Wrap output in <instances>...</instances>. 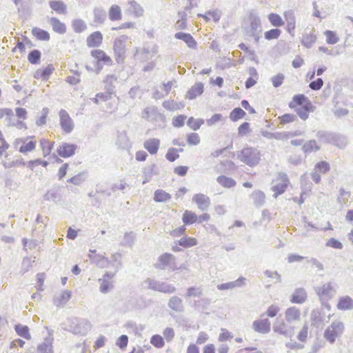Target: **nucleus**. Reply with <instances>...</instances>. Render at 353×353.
<instances>
[{"mask_svg":"<svg viewBox=\"0 0 353 353\" xmlns=\"http://www.w3.org/2000/svg\"><path fill=\"white\" fill-rule=\"evenodd\" d=\"M237 158L249 166L257 165L261 160V154L256 148L248 147L237 153Z\"/></svg>","mask_w":353,"mask_h":353,"instance_id":"nucleus-1","label":"nucleus"},{"mask_svg":"<svg viewBox=\"0 0 353 353\" xmlns=\"http://www.w3.org/2000/svg\"><path fill=\"white\" fill-rule=\"evenodd\" d=\"M345 325L339 320H335L332 322L325 330L323 336L331 344H333L336 339L340 337L344 332Z\"/></svg>","mask_w":353,"mask_h":353,"instance_id":"nucleus-2","label":"nucleus"},{"mask_svg":"<svg viewBox=\"0 0 353 353\" xmlns=\"http://www.w3.org/2000/svg\"><path fill=\"white\" fill-rule=\"evenodd\" d=\"M314 290L322 304L332 299L336 293L335 283L332 282L325 283L321 286H317Z\"/></svg>","mask_w":353,"mask_h":353,"instance_id":"nucleus-3","label":"nucleus"},{"mask_svg":"<svg viewBox=\"0 0 353 353\" xmlns=\"http://www.w3.org/2000/svg\"><path fill=\"white\" fill-rule=\"evenodd\" d=\"M145 283L148 288L161 293L170 294L176 292V288L167 282L148 279Z\"/></svg>","mask_w":353,"mask_h":353,"instance_id":"nucleus-4","label":"nucleus"},{"mask_svg":"<svg viewBox=\"0 0 353 353\" xmlns=\"http://www.w3.org/2000/svg\"><path fill=\"white\" fill-rule=\"evenodd\" d=\"M317 137L320 140L326 143H332L339 148L345 147L347 143V140L345 137L330 132L319 131L317 133Z\"/></svg>","mask_w":353,"mask_h":353,"instance_id":"nucleus-5","label":"nucleus"},{"mask_svg":"<svg viewBox=\"0 0 353 353\" xmlns=\"http://www.w3.org/2000/svg\"><path fill=\"white\" fill-rule=\"evenodd\" d=\"M129 37L127 35H121L117 38L114 42V52L115 60L118 63H123L125 55V43Z\"/></svg>","mask_w":353,"mask_h":353,"instance_id":"nucleus-6","label":"nucleus"},{"mask_svg":"<svg viewBox=\"0 0 353 353\" xmlns=\"http://www.w3.org/2000/svg\"><path fill=\"white\" fill-rule=\"evenodd\" d=\"M175 256L169 253L161 254L156 263V268L161 270H174L177 269Z\"/></svg>","mask_w":353,"mask_h":353,"instance_id":"nucleus-7","label":"nucleus"},{"mask_svg":"<svg viewBox=\"0 0 353 353\" xmlns=\"http://www.w3.org/2000/svg\"><path fill=\"white\" fill-rule=\"evenodd\" d=\"M273 331L286 337H291L294 334V327L283 320L276 319L273 325Z\"/></svg>","mask_w":353,"mask_h":353,"instance_id":"nucleus-8","label":"nucleus"},{"mask_svg":"<svg viewBox=\"0 0 353 353\" xmlns=\"http://www.w3.org/2000/svg\"><path fill=\"white\" fill-rule=\"evenodd\" d=\"M115 272H106L103 276L99 279L100 284L99 291L103 294H107L114 288V277Z\"/></svg>","mask_w":353,"mask_h":353,"instance_id":"nucleus-9","label":"nucleus"},{"mask_svg":"<svg viewBox=\"0 0 353 353\" xmlns=\"http://www.w3.org/2000/svg\"><path fill=\"white\" fill-rule=\"evenodd\" d=\"M272 184L270 189L274 192L273 197L276 199L285 192L290 182L288 178H277L272 181Z\"/></svg>","mask_w":353,"mask_h":353,"instance_id":"nucleus-10","label":"nucleus"},{"mask_svg":"<svg viewBox=\"0 0 353 353\" xmlns=\"http://www.w3.org/2000/svg\"><path fill=\"white\" fill-rule=\"evenodd\" d=\"M88 258L92 263L100 268H108L110 265V260L104 255L97 254L95 250H90Z\"/></svg>","mask_w":353,"mask_h":353,"instance_id":"nucleus-11","label":"nucleus"},{"mask_svg":"<svg viewBox=\"0 0 353 353\" xmlns=\"http://www.w3.org/2000/svg\"><path fill=\"white\" fill-rule=\"evenodd\" d=\"M59 117L61 129L65 133H70L73 130L74 125L69 114L62 109L59 111Z\"/></svg>","mask_w":353,"mask_h":353,"instance_id":"nucleus-12","label":"nucleus"},{"mask_svg":"<svg viewBox=\"0 0 353 353\" xmlns=\"http://www.w3.org/2000/svg\"><path fill=\"white\" fill-rule=\"evenodd\" d=\"M301 310L295 306L287 308L285 311V320L288 324H293L301 320Z\"/></svg>","mask_w":353,"mask_h":353,"instance_id":"nucleus-13","label":"nucleus"},{"mask_svg":"<svg viewBox=\"0 0 353 353\" xmlns=\"http://www.w3.org/2000/svg\"><path fill=\"white\" fill-rule=\"evenodd\" d=\"M253 330L261 334H268L271 330V323L268 319L256 320L252 323Z\"/></svg>","mask_w":353,"mask_h":353,"instance_id":"nucleus-14","label":"nucleus"},{"mask_svg":"<svg viewBox=\"0 0 353 353\" xmlns=\"http://www.w3.org/2000/svg\"><path fill=\"white\" fill-rule=\"evenodd\" d=\"M192 201L197 205L199 209L205 211L210 205V198L203 194H196L192 197Z\"/></svg>","mask_w":353,"mask_h":353,"instance_id":"nucleus-15","label":"nucleus"},{"mask_svg":"<svg viewBox=\"0 0 353 353\" xmlns=\"http://www.w3.org/2000/svg\"><path fill=\"white\" fill-rule=\"evenodd\" d=\"M71 292L63 290L57 294L53 298V303L55 306L63 307L71 298Z\"/></svg>","mask_w":353,"mask_h":353,"instance_id":"nucleus-16","label":"nucleus"},{"mask_svg":"<svg viewBox=\"0 0 353 353\" xmlns=\"http://www.w3.org/2000/svg\"><path fill=\"white\" fill-rule=\"evenodd\" d=\"M307 298L306 290L303 288H296L290 298V302L292 303L303 304Z\"/></svg>","mask_w":353,"mask_h":353,"instance_id":"nucleus-17","label":"nucleus"},{"mask_svg":"<svg viewBox=\"0 0 353 353\" xmlns=\"http://www.w3.org/2000/svg\"><path fill=\"white\" fill-rule=\"evenodd\" d=\"M76 148V145L65 143L59 145L57 151L59 156L63 158H67L74 154Z\"/></svg>","mask_w":353,"mask_h":353,"instance_id":"nucleus-18","label":"nucleus"},{"mask_svg":"<svg viewBox=\"0 0 353 353\" xmlns=\"http://www.w3.org/2000/svg\"><path fill=\"white\" fill-rule=\"evenodd\" d=\"M245 281L246 279L245 277L241 276L234 281L218 285L217 289L219 290H227L236 288H241L245 285Z\"/></svg>","mask_w":353,"mask_h":353,"instance_id":"nucleus-19","label":"nucleus"},{"mask_svg":"<svg viewBox=\"0 0 353 353\" xmlns=\"http://www.w3.org/2000/svg\"><path fill=\"white\" fill-rule=\"evenodd\" d=\"M168 306L176 312H183L184 311L183 300L177 296H172L170 298Z\"/></svg>","mask_w":353,"mask_h":353,"instance_id":"nucleus-20","label":"nucleus"},{"mask_svg":"<svg viewBox=\"0 0 353 353\" xmlns=\"http://www.w3.org/2000/svg\"><path fill=\"white\" fill-rule=\"evenodd\" d=\"M314 109L311 101H308L303 106L295 108V111L302 120L305 121L309 117V113L314 112Z\"/></svg>","mask_w":353,"mask_h":353,"instance_id":"nucleus-21","label":"nucleus"},{"mask_svg":"<svg viewBox=\"0 0 353 353\" xmlns=\"http://www.w3.org/2000/svg\"><path fill=\"white\" fill-rule=\"evenodd\" d=\"M174 37L183 41L190 48L195 49L196 48V41L190 33L179 32L175 34Z\"/></svg>","mask_w":353,"mask_h":353,"instance_id":"nucleus-22","label":"nucleus"},{"mask_svg":"<svg viewBox=\"0 0 353 353\" xmlns=\"http://www.w3.org/2000/svg\"><path fill=\"white\" fill-rule=\"evenodd\" d=\"M53 337L49 334L48 337L44 339V341L37 346V352L39 353H53Z\"/></svg>","mask_w":353,"mask_h":353,"instance_id":"nucleus-23","label":"nucleus"},{"mask_svg":"<svg viewBox=\"0 0 353 353\" xmlns=\"http://www.w3.org/2000/svg\"><path fill=\"white\" fill-rule=\"evenodd\" d=\"M336 307L339 310H352L353 299L350 296H343L339 299Z\"/></svg>","mask_w":353,"mask_h":353,"instance_id":"nucleus-24","label":"nucleus"},{"mask_svg":"<svg viewBox=\"0 0 353 353\" xmlns=\"http://www.w3.org/2000/svg\"><path fill=\"white\" fill-rule=\"evenodd\" d=\"M160 145V140L156 138L147 139L143 143L145 150L152 155L157 153Z\"/></svg>","mask_w":353,"mask_h":353,"instance_id":"nucleus-25","label":"nucleus"},{"mask_svg":"<svg viewBox=\"0 0 353 353\" xmlns=\"http://www.w3.org/2000/svg\"><path fill=\"white\" fill-rule=\"evenodd\" d=\"M102 40V34L99 31H96L88 37L86 42L88 47L96 48L101 44Z\"/></svg>","mask_w":353,"mask_h":353,"instance_id":"nucleus-26","label":"nucleus"},{"mask_svg":"<svg viewBox=\"0 0 353 353\" xmlns=\"http://www.w3.org/2000/svg\"><path fill=\"white\" fill-rule=\"evenodd\" d=\"M91 55L97 59V61L103 63L107 65L112 64V61L109 56H108L101 50H94L91 51Z\"/></svg>","mask_w":353,"mask_h":353,"instance_id":"nucleus-27","label":"nucleus"},{"mask_svg":"<svg viewBox=\"0 0 353 353\" xmlns=\"http://www.w3.org/2000/svg\"><path fill=\"white\" fill-rule=\"evenodd\" d=\"M246 32L248 35H255L254 33L261 32V23L259 17H253L251 18L250 26Z\"/></svg>","mask_w":353,"mask_h":353,"instance_id":"nucleus-28","label":"nucleus"},{"mask_svg":"<svg viewBox=\"0 0 353 353\" xmlns=\"http://www.w3.org/2000/svg\"><path fill=\"white\" fill-rule=\"evenodd\" d=\"M250 197H251L252 200L253 201L254 205L256 208H261L265 204V194L263 192H262L261 190L254 191L251 194Z\"/></svg>","mask_w":353,"mask_h":353,"instance_id":"nucleus-29","label":"nucleus"},{"mask_svg":"<svg viewBox=\"0 0 353 353\" xmlns=\"http://www.w3.org/2000/svg\"><path fill=\"white\" fill-rule=\"evenodd\" d=\"M49 23L51 25L52 30L59 34H63L66 32V26L65 23L60 21L57 17H51L49 19Z\"/></svg>","mask_w":353,"mask_h":353,"instance_id":"nucleus-30","label":"nucleus"},{"mask_svg":"<svg viewBox=\"0 0 353 353\" xmlns=\"http://www.w3.org/2000/svg\"><path fill=\"white\" fill-rule=\"evenodd\" d=\"M117 144L121 149H129L131 147V142L125 131L118 133Z\"/></svg>","mask_w":353,"mask_h":353,"instance_id":"nucleus-31","label":"nucleus"},{"mask_svg":"<svg viewBox=\"0 0 353 353\" xmlns=\"http://www.w3.org/2000/svg\"><path fill=\"white\" fill-rule=\"evenodd\" d=\"M309 101L308 98L303 94H295L292 100L289 103V108L291 109L296 108V106H303L305 103Z\"/></svg>","mask_w":353,"mask_h":353,"instance_id":"nucleus-32","label":"nucleus"},{"mask_svg":"<svg viewBox=\"0 0 353 353\" xmlns=\"http://www.w3.org/2000/svg\"><path fill=\"white\" fill-rule=\"evenodd\" d=\"M203 92V84L201 82L195 83L187 92L186 97L190 100L195 99L197 96L201 95Z\"/></svg>","mask_w":353,"mask_h":353,"instance_id":"nucleus-33","label":"nucleus"},{"mask_svg":"<svg viewBox=\"0 0 353 353\" xmlns=\"http://www.w3.org/2000/svg\"><path fill=\"white\" fill-rule=\"evenodd\" d=\"M49 6L57 14H65L67 13L66 5L61 0L50 1Z\"/></svg>","mask_w":353,"mask_h":353,"instance_id":"nucleus-34","label":"nucleus"},{"mask_svg":"<svg viewBox=\"0 0 353 353\" xmlns=\"http://www.w3.org/2000/svg\"><path fill=\"white\" fill-rule=\"evenodd\" d=\"M330 170V164L326 161H321L316 164L314 167V173L312 176H320L321 174H325Z\"/></svg>","mask_w":353,"mask_h":353,"instance_id":"nucleus-35","label":"nucleus"},{"mask_svg":"<svg viewBox=\"0 0 353 353\" xmlns=\"http://www.w3.org/2000/svg\"><path fill=\"white\" fill-rule=\"evenodd\" d=\"M94 20L96 23L103 24L106 19V12L102 8H95L93 10Z\"/></svg>","mask_w":353,"mask_h":353,"instance_id":"nucleus-36","label":"nucleus"},{"mask_svg":"<svg viewBox=\"0 0 353 353\" xmlns=\"http://www.w3.org/2000/svg\"><path fill=\"white\" fill-rule=\"evenodd\" d=\"M117 81V77L114 74L108 75L104 80L105 90L109 93H114L115 86L113 83Z\"/></svg>","mask_w":353,"mask_h":353,"instance_id":"nucleus-37","label":"nucleus"},{"mask_svg":"<svg viewBox=\"0 0 353 353\" xmlns=\"http://www.w3.org/2000/svg\"><path fill=\"white\" fill-rule=\"evenodd\" d=\"M150 52L149 48L144 47L142 49H137L134 56L141 61H146L152 57Z\"/></svg>","mask_w":353,"mask_h":353,"instance_id":"nucleus-38","label":"nucleus"},{"mask_svg":"<svg viewBox=\"0 0 353 353\" xmlns=\"http://www.w3.org/2000/svg\"><path fill=\"white\" fill-rule=\"evenodd\" d=\"M285 19L287 22V30L289 33L292 34V32L295 29V17L294 13L292 11L285 12Z\"/></svg>","mask_w":353,"mask_h":353,"instance_id":"nucleus-39","label":"nucleus"},{"mask_svg":"<svg viewBox=\"0 0 353 353\" xmlns=\"http://www.w3.org/2000/svg\"><path fill=\"white\" fill-rule=\"evenodd\" d=\"M121 10L117 5H113L109 10V19L111 21H118L121 19Z\"/></svg>","mask_w":353,"mask_h":353,"instance_id":"nucleus-40","label":"nucleus"},{"mask_svg":"<svg viewBox=\"0 0 353 353\" xmlns=\"http://www.w3.org/2000/svg\"><path fill=\"white\" fill-rule=\"evenodd\" d=\"M32 33L37 39L41 41H48L50 38V34L47 31L39 28H33Z\"/></svg>","mask_w":353,"mask_h":353,"instance_id":"nucleus-41","label":"nucleus"},{"mask_svg":"<svg viewBox=\"0 0 353 353\" xmlns=\"http://www.w3.org/2000/svg\"><path fill=\"white\" fill-rule=\"evenodd\" d=\"M163 107L169 111H174L176 110H180L184 108V104L181 102L176 103L174 101H165L163 104Z\"/></svg>","mask_w":353,"mask_h":353,"instance_id":"nucleus-42","label":"nucleus"},{"mask_svg":"<svg viewBox=\"0 0 353 353\" xmlns=\"http://www.w3.org/2000/svg\"><path fill=\"white\" fill-rule=\"evenodd\" d=\"M72 26L76 33H81L87 28V25L85 21L81 19H74L72 21Z\"/></svg>","mask_w":353,"mask_h":353,"instance_id":"nucleus-43","label":"nucleus"},{"mask_svg":"<svg viewBox=\"0 0 353 353\" xmlns=\"http://www.w3.org/2000/svg\"><path fill=\"white\" fill-rule=\"evenodd\" d=\"M14 330L19 336L26 339H30V334L29 333V328L28 326L18 324L15 325Z\"/></svg>","mask_w":353,"mask_h":353,"instance_id":"nucleus-44","label":"nucleus"},{"mask_svg":"<svg viewBox=\"0 0 353 353\" xmlns=\"http://www.w3.org/2000/svg\"><path fill=\"white\" fill-rule=\"evenodd\" d=\"M197 221V216L195 213L185 210L183 214V222L185 225H190L195 223Z\"/></svg>","mask_w":353,"mask_h":353,"instance_id":"nucleus-45","label":"nucleus"},{"mask_svg":"<svg viewBox=\"0 0 353 353\" xmlns=\"http://www.w3.org/2000/svg\"><path fill=\"white\" fill-rule=\"evenodd\" d=\"M121 254L119 253H114L111 256V261H110V265H111L117 272L121 267Z\"/></svg>","mask_w":353,"mask_h":353,"instance_id":"nucleus-46","label":"nucleus"},{"mask_svg":"<svg viewBox=\"0 0 353 353\" xmlns=\"http://www.w3.org/2000/svg\"><path fill=\"white\" fill-rule=\"evenodd\" d=\"M316 40V37L313 33L305 34L303 36L301 43L305 47L310 48Z\"/></svg>","mask_w":353,"mask_h":353,"instance_id":"nucleus-47","label":"nucleus"},{"mask_svg":"<svg viewBox=\"0 0 353 353\" xmlns=\"http://www.w3.org/2000/svg\"><path fill=\"white\" fill-rule=\"evenodd\" d=\"M268 19L271 24L275 27H281L284 24V21L278 14L270 13L268 15Z\"/></svg>","mask_w":353,"mask_h":353,"instance_id":"nucleus-48","label":"nucleus"},{"mask_svg":"<svg viewBox=\"0 0 353 353\" xmlns=\"http://www.w3.org/2000/svg\"><path fill=\"white\" fill-rule=\"evenodd\" d=\"M170 195L162 190H157L154 192V199L157 202H165L170 199Z\"/></svg>","mask_w":353,"mask_h":353,"instance_id":"nucleus-49","label":"nucleus"},{"mask_svg":"<svg viewBox=\"0 0 353 353\" xmlns=\"http://www.w3.org/2000/svg\"><path fill=\"white\" fill-rule=\"evenodd\" d=\"M179 244L185 248H190L197 244V241L194 238L183 236L179 240Z\"/></svg>","mask_w":353,"mask_h":353,"instance_id":"nucleus-50","label":"nucleus"},{"mask_svg":"<svg viewBox=\"0 0 353 353\" xmlns=\"http://www.w3.org/2000/svg\"><path fill=\"white\" fill-rule=\"evenodd\" d=\"M41 52L39 50H32L28 56V59L31 64H37L40 62Z\"/></svg>","mask_w":353,"mask_h":353,"instance_id":"nucleus-51","label":"nucleus"},{"mask_svg":"<svg viewBox=\"0 0 353 353\" xmlns=\"http://www.w3.org/2000/svg\"><path fill=\"white\" fill-rule=\"evenodd\" d=\"M245 115V112L241 108H234L230 114V118L232 121H236L243 118Z\"/></svg>","mask_w":353,"mask_h":353,"instance_id":"nucleus-52","label":"nucleus"},{"mask_svg":"<svg viewBox=\"0 0 353 353\" xmlns=\"http://www.w3.org/2000/svg\"><path fill=\"white\" fill-rule=\"evenodd\" d=\"M60 199V194L57 190H51L44 195L46 201L57 202Z\"/></svg>","mask_w":353,"mask_h":353,"instance_id":"nucleus-53","label":"nucleus"},{"mask_svg":"<svg viewBox=\"0 0 353 353\" xmlns=\"http://www.w3.org/2000/svg\"><path fill=\"white\" fill-rule=\"evenodd\" d=\"M281 30L279 28L271 29L264 33V37L267 40L275 39L279 37Z\"/></svg>","mask_w":353,"mask_h":353,"instance_id":"nucleus-54","label":"nucleus"},{"mask_svg":"<svg viewBox=\"0 0 353 353\" xmlns=\"http://www.w3.org/2000/svg\"><path fill=\"white\" fill-rule=\"evenodd\" d=\"M150 343L157 348L163 347L165 345L163 337L159 334H154L150 339Z\"/></svg>","mask_w":353,"mask_h":353,"instance_id":"nucleus-55","label":"nucleus"},{"mask_svg":"<svg viewBox=\"0 0 353 353\" xmlns=\"http://www.w3.org/2000/svg\"><path fill=\"white\" fill-rule=\"evenodd\" d=\"M203 119H195L194 117H191L188 119L187 121V125L192 130H196L199 129L201 125L203 123Z\"/></svg>","mask_w":353,"mask_h":353,"instance_id":"nucleus-56","label":"nucleus"},{"mask_svg":"<svg viewBox=\"0 0 353 353\" xmlns=\"http://www.w3.org/2000/svg\"><path fill=\"white\" fill-rule=\"evenodd\" d=\"M280 311L279 307H278L276 305H271L268 307V310H266L265 313H263L261 316V317H263L265 315H267L270 318H273L277 315L279 312Z\"/></svg>","mask_w":353,"mask_h":353,"instance_id":"nucleus-57","label":"nucleus"},{"mask_svg":"<svg viewBox=\"0 0 353 353\" xmlns=\"http://www.w3.org/2000/svg\"><path fill=\"white\" fill-rule=\"evenodd\" d=\"M130 8L136 17H141L143 15V9L137 1H130Z\"/></svg>","mask_w":353,"mask_h":353,"instance_id":"nucleus-58","label":"nucleus"},{"mask_svg":"<svg viewBox=\"0 0 353 353\" xmlns=\"http://www.w3.org/2000/svg\"><path fill=\"white\" fill-rule=\"evenodd\" d=\"M319 147L317 145L314 140H311L305 143L303 146V150L305 152L308 153L314 150H318Z\"/></svg>","mask_w":353,"mask_h":353,"instance_id":"nucleus-59","label":"nucleus"},{"mask_svg":"<svg viewBox=\"0 0 353 353\" xmlns=\"http://www.w3.org/2000/svg\"><path fill=\"white\" fill-rule=\"evenodd\" d=\"M325 35L326 36V41L329 44H335L339 40L335 32L333 31L326 30L325 32Z\"/></svg>","mask_w":353,"mask_h":353,"instance_id":"nucleus-60","label":"nucleus"},{"mask_svg":"<svg viewBox=\"0 0 353 353\" xmlns=\"http://www.w3.org/2000/svg\"><path fill=\"white\" fill-rule=\"evenodd\" d=\"M34 262V261L29 257L23 258L21 263V272L23 274L27 272L30 269Z\"/></svg>","mask_w":353,"mask_h":353,"instance_id":"nucleus-61","label":"nucleus"},{"mask_svg":"<svg viewBox=\"0 0 353 353\" xmlns=\"http://www.w3.org/2000/svg\"><path fill=\"white\" fill-rule=\"evenodd\" d=\"M217 182L225 188H231L236 184L232 178H216Z\"/></svg>","mask_w":353,"mask_h":353,"instance_id":"nucleus-62","label":"nucleus"},{"mask_svg":"<svg viewBox=\"0 0 353 353\" xmlns=\"http://www.w3.org/2000/svg\"><path fill=\"white\" fill-rule=\"evenodd\" d=\"M187 142L190 145H196L200 143V137L197 133H190L188 134Z\"/></svg>","mask_w":353,"mask_h":353,"instance_id":"nucleus-63","label":"nucleus"},{"mask_svg":"<svg viewBox=\"0 0 353 353\" xmlns=\"http://www.w3.org/2000/svg\"><path fill=\"white\" fill-rule=\"evenodd\" d=\"M285 79L284 74L279 73L271 78L272 85L274 88H278L282 85Z\"/></svg>","mask_w":353,"mask_h":353,"instance_id":"nucleus-64","label":"nucleus"}]
</instances>
